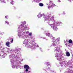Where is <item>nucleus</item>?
I'll return each instance as SVG.
<instances>
[{"mask_svg": "<svg viewBox=\"0 0 73 73\" xmlns=\"http://www.w3.org/2000/svg\"><path fill=\"white\" fill-rule=\"evenodd\" d=\"M11 4H12V5H13V4H14V2L13 1H11Z\"/></svg>", "mask_w": 73, "mask_h": 73, "instance_id": "obj_21", "label": "nucleus"}, {"mask_svg": "<svg viewBox=\"0 0 73 73\" xmlns=\"http://www.w3.org/2000/svg\"><path fill=\"white\" fill-rule=\"evenodd\" d=\"M61 56V55H60V53L59 52L58 53H56L55 54V57H59V56Z\"/></svg>", "mask_w": 73, "mask_h": 73, "instance_id": "obj_13", "label": "nucleus"}, {"mask_svg": "<svg viewBox=\"0 0 73 73\" xmlns=\"http://www.w3.org/2000/svg\"><path fill=\"white\" fill-rule=\"evenodd\" d=\"M5 18H7V19H8V16H5Z\"/></svg>", "mask_w": 73, "mask_h": 73, "instance_id": "obj_24", "label": "nucleus"}, {"mask_svg": "<svg viewBox=\"0 0 73 73\" xmlns=\"http://www.w3.org/2000/svg\"><path fill=\"white\" fill-rule=\"evenodd\" d=\"M50 3L49 4V6H48V8H51V7H54L55 6V5L53 3V2L52 1H50Z\"/></svg>", "mask_w": 73, "mask_h": 73, "instance_id": "obj_10", "label": "nucleus"}, {"mask_svg": "<svg viewBox=\"0 0 73 73\" xmlns=\"http://www.w3.org/2000/svg\"><path fill=\"white\" fill-rule=\"evenodd\" d=\"M68 42L69 43H72V40L71 39L70 40L68 41Z\"/></svg>", "mask_w": 73, "mask_h": 73, "instance_id": "obj_22", "label": "nucleus"}, {"mask_svg": "<svg viewBox=\"0 0 73 73\" xmlns=\"http://www.w3.org/2000/svg\"><path fill=\"white\" fill-rule=\"evenodd\" d=\"M46 4H47V5H48V3H46Z\"/></svg>", "mask_w": 73, "mask_h": 73, "instance_id": "obj_32", "label": "nucleus"}, {"mask_svg": "<svg viewBox=\"0 0 73 73\" xmlns=\"http://www.w3.org/2000/svg\"><path fill=\"white\" fill-rule=\"evenodd\" d=\"M46 64H47L46 65L48 68H47V70H50V68H51V66L50 64H49V62H48L47 63H46Z\"/></svg>", "mask_w": 73, "mask_h": 73, "instance_id": "obj_11", "label": "nucleus"}, {"mask_svg": "<svg viewBox=\"0 0 73 73\" xmlns=\"http://www.w3.org/2000/svg\"><path fill=\"white\" fill-rule=\"evenodd\" d=\"M39 5L40 7H43L44 6V4L42 3H40L39 4Z\"/></svg>", "mask_w": 73, "mask_h": 73, "instance_id": "obj_16", "label": "nucleus"}, {"mask_svg": "<svg viewBox=\"0 0 73 73\" xmlns=\"http://www.w3.org/2000/svg\"><path fill=\"white\" fill-rule=\"evenodd\" d=\"M43 15L44 20L46 21H47V23H48V25H50L51 26V28H52L54 31H57L58 30V28H57L56 26L60 25V24H61L62 23L59 21H55L54 17L50 14L48 16H46L44 15V14H41L39 13L38 15H37V17L38 19L39 18H40Z\"/></svg>", "mask_w": 73, "mask_h": 73, "instance_id": "obj_2", "label": "nucleus"}, {"mask_svg": "<svg viewBox=\"0 0 73 73\" xmlns=\"http://www.w3.org/2000/svg\"><path fill=\"white\" fill-rule=\"evenodd\" d=\"M25 24H26V22L25 21L24 22H22L21 24L20 25L19 27L18 31V36L20 38H22L24 39L27 38L29 35V38L33 40V41L31 40L30 42V43L32 44H33H33H35L34 42V41H35L34 40V38L33 37V36H32V33H29V31L24 32L21 31V30H25V29L29 30V28H28L27 29V26L25 25Z\"/></svg>", "mask_w": 73, "mask_h": 73, "instance_id": "obj_1", "label": "nucleus"}, {"mask_svg": "<svg viewBox=\"0 0 73 73\" xmlns=\"http://www.w3.org/2000/svg\"><path fill=\"white\" fill-rule=\"evenodd\" d=\"M0 1H1V2L2 3H5V0H0Z\"/></svg>", "mask_w": 73, "mask_h": 73, "instance_id": "obj_20", "label": "nucleus"}, {"mask_svg": "<svg viewBox=\"0 0 73 73\" xmlns=\"http://www.w3.org/2000/svg\"><path fill=\"white\" fill-rule=\"evenodd\" d=\"M41 49V48H40V49Z\"/></svg>", "mask_w": 73, "mask_h": 73, "instance_id": "obj_34", "label": "nucleus"}, {"mask_svg": "<svg viewBox=\"0 0 73 73\" xmlns=\"http://www.w3.org/2000/svg\"><path fill=\"white\" fill-rule=\"evenodd\" d=\"M69 1H70V2H71V1H70V0H68Z\"/></svg>", "mask_w": 73, "mask_h": 73, "instance_id": "obj_28", "label": "nucleus"}, {"mask_svg": "<svg viewBox=\"0 0 73 73\" xmlns=\"http://www.w3.org/2000/svg\"><path fill=\"white\" fill-rule=\"evenodd\" d=\"M46 71V70H45Z\"/></svg>", "mask_w": 73, "mask_h": 73, "instance_id": "obj_35", "label": "nucleus"}, {"mask_svg": "<svg viewBox=\"0 0 73 73\" xmlns=\"http://www.w3.org/2000/svg\"><path fill=\"white\" fill-rule=\"evenodd\" d=\"M1 52L2 54V53L3 55L1 56V54H0V57L1 58H5V55H7V53H5L3 50H2Z\"/></svg>", "mask_w": 73, "mask_h": 73, "instance_id": "obj_9", "label": "nucleus"}, {"mask_svg": "<svg viewBox=\"0 0 73 73\" xmlns=\"http://www.w3.org/2000/svg\"><path fill=\"white\" fill-rule=\"evenodd\" d=\"M54 52H59V53H62V52L61 51V49L58 47V46H56L54 48Z\"/></svg>", "mask_w": 73, "mask_h": 73, "instance_id": "obj_8", "label": "nucleus"}, {"mask_svg": "<svg viewBox=\"0 0 73 73\" xmlns=\"http://www.w3.org/2000/svg\"><path fill=\"white\" fill-rule=\"evenodd\" d=\"M19 62L17 63V62H16V64H15V66L13 65V64H12V68L13 69L15 67L16 68V69H18V68H21V66L19 65Z\"/></svg>", "mask_w": 73, "mask_h": 73, "instance_id": "obj_7", "label": "nucleus"}, {"mask_svg": "<svg viewBox=\"0 0 73 73\" xmlns=\"http://www.w3.org/2000/svg\"><path fill=\"white\" fill-rule=\"evenodd\" d=\"M72 57H73V54L72 55Z\"/></svg>", "mask_w": 73, "mask_h": 73, "instance_id": "obj_30", "label": "nucleus"}, {"mask_svg": "<svg viewBox=\"0 0 73 73\" xmlns=\"http://www.w3.org/2000/svg\"><path fill=\"white\" fill-rule=\"evenodd\" d=\"M46 36H47L49 37H50V38H51L52 40V41L53 42L52 45H51V46H58V42L56 41L55 40V38L53 37L52 34L49 33H46Z\"/></svg>", "mask_w": 73, "mask_h": 73, "instance_id": "obj_6", "label": "nucleus"}, {"mask_svg": "<svg viewBox=\"0 0 73 73\" xmlns=\"http://www.w3.org/2000/svg\"><path fill=\"white\" fill-rule=\"evenodd\" d=\"M54 40L58 42V41H60V38H58L56 39H54Z\"/></svg>", "mask_w": 73, "mask_h": 73, "instance_id": "obj_17", "label": "nucleus"}, {"mask_svg": "<svg viewBox=\"0 0 73 73\" xmlns=\"http://www.w3.org/2000/svg\"><path fill=\"white\" fill-rule=\"evenodd\" d=\"M57 60L58 61H60L59 64L60 65L61 67L64 66L66 68H68L69 67L70 68H72L73 67V62L72 61H69L68 62H66L65 64V62L62 60V58L61 57V55L58 56L57 58Z\"/></svg>", "mask_w": 73, "mask_h": 73, "instance_id": "obj_4", "label": "nucleus"}, {"mask_svg": "<svg viewBox=\"0 0 73 73\" xmlns=\"http://www.w3.org/2000/svg\"><path fill=\"white\" fill-rule=\"evenodd\" d=\"M1 43H0V49H2V50H4V49H5L4 48H2L1 47Z\"/></svg>", "mask_w": 73, "mask_h": 73, "instance_id": "obj_19", "label": "nucleus"}, {"mask_svg": "<svg viewBox=\"0 0 73 73\" xmlns=\"http://www.w3.org/2000/svg\"><path fill=\"white\" fill-rule=\"evenodd\" d=\"M13 39H12L11 42H13Z\"/></svg>", "mask_w": 73, "mask_h": 73, "instance_id": "obj_27", "label": "nucleus"}, {"mask_svg": "<svg viewBox=\"0 0 73 73\" xmlns=\"http://www.w3.org/2000/svg\"><path fill=\"white\" fill-rule=\"evenodd\" d=\"M35 3H38L40 1H41L42 0H33Z\"/></svg>", "mask_w": 73, "mask_h": 73, "instance_id": "obj_15", "label": "nucleus"}, {"mask_svg": "<svg viewBox=\"0 0 73 73\" xmlns=\"http://www.w3.org/2000/svg\"><path fill=\"white\" fill-rule=\"evenodd\" d=\"M65 45H66V44H65Z\"/></svg>", "mask_w": 73, "mask_h": 73, "instance_id": "obj_37", "label": "nucleus"}, {"mask_svg": "<svg viewBox=\"0 0 73 73\" xmlns=\"http://www.w3.org/2000/svg\"><path fill=\"white\" fill-rule=\"evenodd\" d=\"M65 12H63V15H65Z\"/></svg>", "mask_w": 73, "mask_h": 73, "instance_id": "obj_26", "label": "nucleus"}, {"mask_svg": "<svg viewBox=\"0 0 73 73\" xmlns=\"http://www.w3.org/2000/svg\"><path fill=\"white\" fill-rule=\"evenodd\" d=\"M20 50V49L18 47H17L15 48V50H11L9 52V53H11L9 55V58L10 59L11 62L12 64L14 63V59L13 58H19V55L20 54V53H19Z\"/></svg>", "mask_w": 73, "mask_h": 73, "instance_id": "obj_3", "label": "nucleus"}, {"mask_svg": "<svg viewBox=\"0 0 73 73\" xmlns=\"http://www.w3.org/2000/svg\"><path fill=\"white\" fill-rule=\"evenodd\" d=\"M68 46H69V45H68Z\"/></svg>", "mask_w": 73, "mask_h": 73, "instance_id": "obj_33", "label": "nucleus"}, {"mask_svg": "<svg viewBox=\"0 0 73 73\" xmlns=\"http://www.w3.org/2000/svg\"><path fill=\"white\" fill-rule=\"evenodd\" d=\"M66 53V56L67 57H69L70 56V53H69V52L67 51Z\"/></svg>", "mask_w": 73, "mask_h": 73, "instance_id": "obj_14", "label": "nucleus"}, {"mask_svg": "<svg viewBox=\"0 0 73 73\" xmlns=\"http://www.w3.org/2000/svg\"><path fill=\"white\" fill-rule=\"evenodd\" d=\"M50 73H56V72H55L52 70H50Z\"/></svg>", "mask_w": 73, "mask_h": 73, "instance_id": "obj_18", "label": "nucleus"}, {"mask_svg": "<svg viewBox=\"0 0 73 73\" xmlns=\"http://www.w3.org/2000/svg\"><path fill=\"white\" fill-rule=\"evenodd\" d=\"M1 38V37H0V38Z\"/></svg>", "mask_w": 73, "mask_h": 73, "instance_id": "obj_31", "label": "nucleus"}, {"mask_svg": "<svg viewBox=\"0 0 73 73\" xmlns=\"http://www.w3.org/2000/svg\"><path fill=\"white\" fill-rule=\"evenodd\" d=\"M23 59H22V60H21L22 61H23Z\"/></svg>", "mask_w": 73, "mask_h": 73, "instance_id": "obj_29", "label": "nucleus"}, {"mask_svg": "<svg viewBox=\"0 0 73 73\" xmlns=\"http://www.w3.org/2000/svg\"><path fill=\"white\" fill-rule=\"evenodd\" d=\"M58 3H60V2H61V1H60V0H58Z\"/></svg>", "mask_w": 73, "mask_h": 73, "instance_id": "obj_25", "label": "nucleus"}, {"mask_svg": "<svg viewBox=\"0 0 73 73\" xmlns=\"http://www.w3.org/2000/svg\"><path fill=\"white\" fill-rule=\"evenodd\" d=\"M48 50H49V49Z\"/></svg>", "mask_w": 73, "mask_h": 73, "instance_id": "obj_36", "label": "nucleus"}, {"mask_svg": "<svg viewBox=\"0 0 73 73\" xmlns=\"http://www.w3.org/2000/svg\"><path fill=\"white\" fill-rule=\"evenodd\" d=\"M28 39H25L24 40L23 42L24 44H25V46H27L28 48H31L32 49H35L36 47L37 46V47H38V45H36V44L35 43L34 44L32 43V44H31V46L29 44V41H28Z\"/></svg>", "mask_w": 73, "mask_h": 73, "instance_id": "obj_5", "label": "nucleus"}, {"mask_svg": "<svg viewBox=\"0 0 73 73\" xmlns=\"http://www.w3.org/2000/svg\"><path fill=\"white\" fill-rule=\"evenodd\" d=\"M5 23H6L7 24H9V23L8 22V21H5Z\"/></svg>", "mask_w": 73, "mask_h": 73, "instance_id": "obj_23", "label": "nucleus"}, {"mask_svg": "<svg viewBox=\"0 0 73 73\" xmlns=\"http://www.w3.org/2000/svg\"><path fill=\"white\" fill-rule=\"evenodd\" d=\"M10 42H9V41L7 42L6 43V46L8 47H10V45H9V44H10Z\"/></svg>", "mask_w": 73, "mask_h": 73, "instance_id": "obj_12", "label": "nucleus"}]
</instances>
